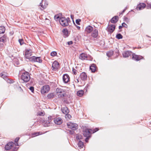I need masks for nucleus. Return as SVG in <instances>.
<instances>
[{
	"label": "nucleus",
	"mask_w": 151,
	"mask_h": 151,
	"mask_svg": "<svg viewBox=\"0 0 151 151\" xmlns=\"http://www.w3.org/2000/svg\"><path fill=\"white\" fill-rule=\"evenodd\" d=\"M14 143L13 142H9L5 145V149L6 150L11 149L12 151H16L18 148L16 147H14Z\"/></svg>",
	"instance_id": "obj_1"
},
{
	"label": "nucleus",
	"mask_w": 151,
	"mask_h": 151,
	"mask_svg": "<svg viewBox=\"0 0 151 151\" xmlns=\"http://www.w3.org/2000/svg\"><path fill=\"white\" fill-rule=\"evenodd\" d=\"M57 95L59 98L63 97L65 96L66 93L65 91L60 88H58L56 90Z\"/></svg>",
	"instance_id": "obj_2"
},
{
	"label": "nucleus",
	"mask_w": 151,
	"mask_h": 151,
	"mask_svg": "<svg viewBox=\"0 0 151 151\" xmlns=\"http://www.w3.org/2000/svg\"><path fill=\"white\" fill-rule=\"evenodd\" d=\"M21 79L24 82H28L30 79V77L29 73L26 72L23 73L21 76Z\"/></svg>",
	"instance_id": "obj_3"
},
{
	"label": "nucleus",
	"mask_w": 151,
	"mask_h": 151,
	"mask_svg": "<svg viewBox=\"0 0 151 151\" xmlns=\"http://www.w3.org/2000/svg\"><path fill=\"white\" fill-rule=\"evenodd\" d=\"M29 58V60L33 62H36L40 63H41L42 62V60L41 57L33 56Z\"/></svg>",
	"instance_id": "obj_4"
},
{
	"label": "nucleus",
	"mask_w": 151,
	"mask_h": 151,
	"mask_svg": "<svg viewBox=\"0 0 151 151\" xmlns=\"http://www.w3.org/2000/svg\"><path fill=\"white\" fill-rule=\"evenodd\" d=\"M92 130L87 128L86 127L83 128V134L84 137L90 136L89 135L91 133Z\"/></svg>",
	"instance_id": "obj_5"
},
{
	"label": "nucleus",
	"mask_w": 151,
	"mask_h": 151,
	"mask_svg": "<svg viewBox=\"0 0 151 151\" xmlns=\"http://www.w3.org/2000/svg\"><path fill=\"white\" fill-rule=\"evenodd\" d=\"M132 59L136 61H138L144 59L143 57L140 55H138L135 54L133 53L132 58Z\"/></svg>",
	"instance_id": "obj_6"
},
{
	"label": "nucleus",
	"mask_w": 151,
	"mask_h": 151,
	"mask_svg": "<svg viewBox=\"0 0 151 151\" xmlns=\"http://www.w3.org/2000/svg\"><path fill=\"white\" fill-rule=\"evenodd\" d=\"M50 87L48 85H46L43 86L41 88V92L42 94H44L47 93L50 90Z\"/></svg>",
	"instance_id": "obj_7"
},
{
	"label": "nucleus",
	"mask_w": 151,
	"mask_h": 151,
	"mask_svg": "<svg viewBox=\"0 0 151 151\" xmlns=\"http://www.w3.org/2000/svg\"><path fill=\"white\" fill-rule=\"evenodd\" d=\"M59 20L60 24L63 27L67 26L69 24L66 20V18L65 17H60Z\"/></svg>",
	"instance_id": "obj_8"
},
{
	"label": "nucleus",
	"mask_w": 151,
	"mask_h": 151,
	"mask_svg": "<svg viewBox=\"0 0 151 151\" xmlns=\"http://www.w3.org/2000/svg\"><path fill=\"white\" fill-rule=\"evenodd\" d=\"M116 26L114 24H109L106 29L107 31L111 34L115 29Z\"/></svg>",
	"instance_id": "obj_9"
},
{
	"label": "nucleus",
	"mask_w": 151,
	"mask_h": 151,
	"mask_svg": "<svg viewBox=\"0 0 151 151\" xmlns=\"http://www.w3.org/2000/svg\"><path fill=\"white\" fill-rule=\"evenodd\" d=\"M67 125L68 128L73 130H76L78 128V125L77 124L75 123L69 122L68 123Z\"/></svg>",
	"instance_id": "obj_10"
},
{
	"label": "nucleus",
	"mask_w": 151,
	"mask_h": 151,
	"mask_svg": "<svg viewBox=\"0 0 151 151\" xmlns=\"http://www.w3.org/2000/svg\"><path fill=\"white\" fill-rule=\"evenodd\" d=\"M48 5L47 2L45 1L42 0L40 4V9L42 10L45 9Z\"/></svg>",
	"instance_id": "obj_11"
},
{
	"label": "nucleus",
	"mask_w": 151,
	"mask_h": 151,
	"mask_svg": "<svg viewBox=\"0 0 151 151\" xmlns=\"http://www.w3.org/2000/svg\"><path fill=\"white\" fill-rule=\"evenodd\" d=\"M87 75L85 72H83L81 73L80 76V78L83 81H85L87 79Z\"/></svg>",
	"instance_id": "obj_12"
},
{
	"label": "nucleus",
	"mask_w": 151,
	"mask_h": 151,
	"mask_svg": "<svg viewBox=\"0 0 151 151\" xmlns=\"http://www.w3.org/2000/svg\"><path fill=\"white\" fill-rule=\"evenodd\" d=\"M63 82L65 83H67L70 81V78L68 75L65 74L63 75Z\"/></svg>",
	"instance_id": "obj_13"
},
{
	"label": "nucleus",
	"mask_w": 151,
	"mask_h": 151,
	"mask_svg": "<svg viewBox=\"0 0 151 151\" xmlns=\"http://www.w3.org/2000/svg\"><path fill=\"white\" fill-rule=\"evenodd\" d=\"M133 53L131 51L128 50L122 53V55L124 58H127L131 55H132Z\"/></svg>",
	"instance_id": "obj_14"
},
{
	"label": "nucleus",
	"mask_w": 151,
	"mask_h": 151,
	"mask_svg": "<svg viewBox=\"0 0 151 151\" xmlns=\"http://www.w3.org/2000/svg\"><path fill=\"white\" fill-rule=\"evenodd\" d=\"M146 6V5L144 3H140L136 7L137 10H141L144 9Z\"/></svg>",
	"instance_id": "obj_15"
},
{
	"label": "nucleus",
	"mask_w": 151,
	"mask_h": 151,
	"mask_svg": "<svg viewBox=\"0 0 151 151\" xmlns=\"http://www.w3.org/2000/svg\"><path fill=\"white\" fill-rule=\"evenodd\" d=\"M89 56L86 54L82 53L79 56V58L82 60H88Z\"/></svg>",
	"instance_id": "obj_16"
},
{
	"label": "nucleus",
	"mask_w": 151,
	"mask_h": 151,
	"mask_svg": "<svg viewBox=\"0 0 151 151\" xmlns=\"http://www.w3.org/2000/svg\"><path fill=\"white\" fill-rule=\"evenodd\" d=\"M55 123L58 125H60L62 123V119L60 117L56 118L54 119Z\"/></svg>",
	"instance_id": "obj_17"
},
{
	"label": "nucleus",
	"mask_w": 151,
	"mask_h": 151,
	"mask_svg": "<svg viewBox=\"0 0 151 151\" xmlns=\"http://www.w3.org/2000/svg\"><path fill=\"white\" fill-rule=\"evenodd\" d=\"M98 32L97 29L95 28L91 33V36L94 38H96L98 36Z\"/></svg>",
	"instance_id": "obj_18"
},
{
	"label": "nucleus",
	"mask_w": 151,
	"mask_h": 151,
	"mask_svg": "<svg viewBox=\"0 0 151 151\" xmlns=\"http://www.w3.org/2000/svg\"><path fill=\"white\" fill-rule=\"evenodd\" d=\"M93 30H94V29L93 28L92 26L90 25L88 26L85 29V31L87 33H90Z\"/></svg>",
	"instance_id": "obj_19"
},
{
	"label": "nucleus",
	"mask_w": 151,
	"mask_h": 151,
	"mask_svg": "<svg viewBox=\"0 0 151 151\" xmlns=\"http://www.w3.org/2000/svg\"><path fill=\"white\" fill-rule=\"evenodd\" d=\"M62 112L64 114H67L69 113V111L67 107H63L61 109Z\"/></svg>",
	"instance_id": "obj_20"
},
{
	"label": "nucleus",
	"mask_w": 151,
	"mask_h": 151,
	"mask_svg": "<svg viewBox=\"0 0 151 151\" xmlns=\"http://www.w3.org/2000/svg\"><path fill=\"white\" fill-rule=\"evenodd\" d=\"M119 20V17L118 16H115L113 17L111 20V22L113 23H116Z\"/></svg>",
	"instance_id": "obj_21"
},
{
	"label": "nucleus",
	"mask_w": 151,
	"mask_h": 151,
	"mask_svg": "<svg viewBox=\"0 0 151 151\" xmlns=\"http://www.w3.org/2000/svg\"><path fill=\"white\" fill-rule=\"evenodd\" d=\"M7 39V36L6 35H4L0 38V41L3 43H5L6 42Z\"/></svg>",
	"instance_id": "obj_22"
},
{
	"label": "nucleus",
	"mask_w": 151,
	"mask_h": 151,
	"mask_svg": "<svg viewBox=\"0 0 151 151\" xmlns=\"http://www.w3.org/2000/svg\"><path fill=\"white\" fill-rule=\"evenodd\" d=\"M32 53L30 51L28 50H27L25 52V56L27 59H28L29 60V58H30L29 56L31 55Z\"/></svg>",
	"instance_id": "obj_23"
},
{
	"label": "nucleus",
	"mask_w": 151,
	"mask_h": 151,
	"mask_svg": "<svg viewBox=\"0 0 151 151\" xmlns=\"http://www.w3.org/2000/svg\"><path fill=\"white\" fill-rule=\"evenodd\" d=\"M62 32L63 33L64 37H67L68 36V32L66 29H63Z\"/></svg>",
	"instance_id": "obj_24"
},
{
	"label": "nucleus",
	"mask_w": 151,
	"mask_h": 151,
	"mask_svg": "<svg viewBox=\"0 0 151 151\" xmlns=\"http://www.w3.org/2000/svg\"><path fill=\"white\" fill-rule=\"evenodd\" d=\"M5 29L4 26H0V34L2 33H4L5 32Z\"/></svg>",
	"instance_id": "obj_25"
},
{
	"label": "nucleus",
	"mask_w": 151,
	"mask_h": 151,
	"mask_svg": "<svg viewBox=\"0 0 151 151\" xmlns=\"http://www.w3.org/2000/svg\"><path fill=\"white\" fill-rule=\"evenodd\" d=\"M114 53V52L113 51L111 50L109 51H108L106 53V55L108 57H111Z\"/></svg>",
	"instance_id": "obj_26"
},
{
	"label": "nucleus",
	"mask_w": 151,
	"mask_h": 151,
	"mask_svg": "<svg viewBox=\"0 0 151 151\" xmlns=\"http://www.w3.org/2000/svg\"><path fill=\"white\" fill-rule=\"evenodd\" d=\"M84 94V91L82 90L78 91L77 92V95L78 96H82Z\"/></svg>",
	"instance_id": "obj_27"
},
{
	"label": "nucleus",
	"mask_w": 151,
	"mask_h": 151,
	"mask_svg": "<svg viewBox=\"0 0 151 151\" xmlns=\"http://www.w3.org/2000/svg\"><path fill=\"white\" fill-rule=\"evenodd\" d=\"M78 145V147L80 148H82L84 146L83 142L80 140L79 142Z\"/></svg>",
	"instance_id": "obj_28"
},
{
	"label": "nucleus",
	"mask_w": 151,
	"mask_h": 151,
	"mask_svg": "<svg viewBox=\"0 0 151 151\" xmlns=\"http://www.w3.org/2000/svg\"><path fill=\"white\" fill-rule=\"evenodd\" d=\"M97 67H90V69L92 72H94L97 70Z\"/></svg>",
	"instance_id": "obj_29"
},
{
	"label": "nucleus",
	"mask_w": 151,
	"mask_h": 151,
	"mask_svg": "<svg viewBox=\"0 0 151 151\" xmlns=\"http://www.w3.org/2000/svg\"><path fill=\"white\" fill-rule=\"evenodd\" d=\"M79 67H75V69L73 68V71L75 75L77 74V72L78 71L77 70H78Z\"/></svg>",
	"instance_id": "obj_30"
},
{
	"label": "nucleus",
	"mask_w": 151,
	"mask_h": 151,
	"mask_svg": "<svg viewBox=\"0 0 151 151\" xmlns=\"http://www.w3.org/2000/svg\"><path fill=\"white\" fill-rule=\"evenodd\" d=\"M116 37L118 39H122L123 38V36L121 34L118 33L116 35Z\"/></svg>",
	"instance_id": "obj_31"
},
{
	"label": "nucleus",
	"mask_w": 151,
	"mask_h": 151,
	"mask_svg": "<svg viewBox=\"0 0 151 151\" xmlns=\"http://www.w3.org/2000/svg\"><path fill=\"white\" fill-rule=\"evenodd\" d=\"M59 67H51V68L50 69V70L51 71H55L58 70V69Z\"/></svg>",
	"instance_id": "obj_32"
},
{
	"label": "nucleus",
	"mask_w": 151,
	"mask_h": 151,
	"mask_svg": "<svg viewBox=\"0 0 151 151\" xmlns=\"http://www.w3.org/2000/svg\"><path fill=\"white\" fill-rule=\"evenodd\" d=\"M59 65V63L57 61H55L52 63V66H58Z\"/></svg>",
	"instance_id": "obj_33"
},
{
	"label": "nucleus",
	"mask_w": 151,
	"mask_h": 151,
	"mask_svg": "<svg viewBox=\"0 0 151 151\" xmlns=\"http://www.w3.org/2000/svg\"><path fill=\"white\" fill-rule=\"evenodd\" d=\"M54 95L53 93H50L48 94L47 96V98L48 99H52L54 97Z\"/></svg>",
	"instance_id": "obj_34"
},
{
	"label": "nucleus",
	"mask_w": 151,
	"mask_h": 151,
	"mask_svg": "<svg viewBox=\"0 0 151 151\" xmlns=\"http://www.w3.org/2000/svg\"><path fill=\"white\" fill-rule=\"evenodd\" d=\"M45 123V126L48 127L50 125V122L48 121L47 120H46L44 121Z\"/></svg>",
	"instance_id": "obj_35"
},
{
	"label": "nucleus",
	"mask_w": 151,
	"mask_h": 151,
	"mask_svg": "<svg viewBox=\"0 0 151 151\" xmlns=\"http://www.w3.org/2000/svg\"><path fill=\"white\" fill-rule=\"evenodd\" d=\"M20 45H22L24 43V40L23 39H19L18 40Z\"/></svg>",
	"instance_id": "obj_36"
},
{
	"label": "nucleus",
	"mask_w": 151,
	"mask_h": 151,
	"mask_svg": "<svg viewBox=\"0 0 151 151\" xmlns=\"http://www.w3.org/2000/svg\"><path fill=\"white\" fill-rule=\"evenodd\" d=\"M82 136L81 135H79V134H77V136H76V139L77 140H80L82 138Z\"/></svg>",
	"instance_id": "obj_37"
},
{
	"label": "nucleus",
	"mask_w": 151,
	"mask_h": 151,
	"mask_svg": "<svg viewBox=\"0 0 151 151\" xmlns=\"http://www.w3.org/2000/svg\"><path fill=\"white\" fill-rule=\"evenodd\" d=\"M40 134V132H37L33 133L32 134V135L33 137H35L38 136Z\"/></svg>",
	"instance_id": "obj_38"
},
{
	"label": "nucleus",
	"mask_w": 151,
	"mask_h": 151,
	"mask_svg": "<svg viewBox=\"0 0 151 151\" xmlns=\"http://www.w3.org/2000/svg\"><path fill=\"white\" fill-rule=\"evenodd\" d=\"M57 53L55 51H53L51 53L50 55L52 56H54L57 55Z\"/></svg>",
	"instance_id": "obj_39"
},
{
	"label": "nucleus",
	"mask_w": 151,
	"mask_h": 151,
	"mask_svg": "<svg viewBox=\"0 0 151 151\" xmlns=\"http://www.w3.org/2000/svg\"><path fill=\"white\" fill-rule=\"evenodd\" d=\"M65 117L66 118L70 119V118L71 117V116L70 114H65Z\"/></svg>",
	"instance_id": "obj_40"
},
{
	"label": "nucleus",
	"mask_w": 151,
	"mask_h": 151,
	"mask_svg": "<svg viewBox=\"0 0 151 151\" xmlns=\"http://www.w3.org/2000/svg\"><path fill=\"white\" fill-rule=\"evenodd\" d=\"M81 21V20L80 19H77L76 20V23L78 24V25H80V22Z\"/></svg>",
	"instance_id": "obj_41"
},
{
	"label": "nucleus",
	"mask_w": 151,
	"mask_h": 151,
	"mask_svg": "<svg viewBox=\"0 0 151 151\" xmlns=\"http://www.w3.org/2000/svg\"><path fill=\"white\" fill-rule=\"evenodd\" d=\"M122 26L123 27H124L126 28H127L128 27L127 25L124 22H123L122 24Z\"/></svg>",
	"instance_id": "obj_42"
},
{
	"label": "nucleus",
	"mask_w": 151,
	"mask_h": 151,
	"mask_svg": "<svg viewBox=\"0 0 151 151\" xmlns=\"http://www.w3.org/2000/svg\"><path fill=\"white\" fill-rule=\"evenodd\" d=\"M48 120L47 121L49 122L50 123H51L52 120V117L51 116H49L48 117Z\"/></svg>",
	"instance_id": "obj_43"
},
{
	"label": "nucleus",
	"mask_w": 151,
	"mask_h": 151,
	"mask_svg": "<svg viewBox=\"0 0 151 151\" xmlns=\"http://www.w3.org/2000/svg\"><path fill=\"white\" fill-rule=\"evenodd\" d=\"M124 21H125L126 22H127L129 21V20L127 17H124Z\"/></svg>",
	"instance_id": "obj_44"
},
{
	"label": "nucleus",
	"mask_w": 151,
	"mask_h": 151,
	"mask_svg": "<svg viewBox=\"0 0 151 151\" xmlns=\"http://www.w3.org/2000/svg\"><path fill=\"white\" fill-rule=\"evenodd\" d=\"M147 9H151V4H148L146 6Z\"/></svg>",
	"instance_id": "obj_45"
},
{
	"label": "nucleus",
	"mask_w": 151,
	"mask_h": 151,
	"mask_svg": "<svg viewBox=\"0 0 151 151\" xmlns=\"http://www.w3.org/2000/svg\"><path fill=\"white\" fill-rule=\"evenodd\" d=\"M29 89L32 92H33L34 91V88L33 87H30L29 88Z\"/></svg>",
	"instance_id": "obj_46"
},
{
	"label": "nucleus",
	"mask_w": 151,
	"mask_h": 151,
	"mask_svg": "<svg viewBox=\"0 0 151 151\" xmlns=\"http://www.w3.org/2000/svg\"><path fill=\"white\" fill-rule=\"evenodd\" d=\"M54 18L55 19H60V17L59 16H58V15H55L54 17Z\"/></svg>",
	"instance_id": "obj_47"
},
{
	"label": "nucleus",
	"mask_w": 151,
	"mask_h": 151,
	"mask_svg": "<svg viewBox=\"0 0 151 151\" xmlns=\"http://www.w3.org/2000/svg\"><path fill=\"white\" fill-rule=\"evenodd\" d=\"M73 23H74V25L76 27V28H77V29L78 30H79L80 29V27L78 26H77V25L75 23L74 21H73Z\"/></svg>",
	"instance_id": "obj_48"
},
{
	"label": "nucleus",
	"mask_w": 151,
	"mask_h": 151,
	"mask_svg": "<svg viewBox=\"0 0 151 151\" xmlns=\"http://www.w3.org/2000/svg\"><path fill=\"white\" fill-rule=\"evenodd\" d=\"M19 139V137H17L14 140V142L15 143H17L18 142Z\"/></svg>",
	"instance_id": "obj_49"
},
{
	"label": "nucleus",
	"mask_w": 151,
	"mask_h": 151,
	"mask_svg": "<svg viewBox=\"0 0 151 151\" xmlns=\"http://www.w3.org/2000/svg\"><path fill=\"white\" fill-rule=\"evenodd\" d=\"M86 138L85 139V141L86 142H88V140L89 139L90 137V136H88L87 137H86Z\"/></svg>",
	"instance_id": "obj_50"
},
{
	"label": "nucleus",
	"mask_w": 151,
	"mask_h": 151,
	"mask_svg": "<svg viewBox=\"0 0 151 151\" xmlns=\"http://www.w3.org/2000/svg\"><path fill=\"white\" fill-rule=\"evenodd\" d=\"M99 129L98 128H96L95 129H93V133H94L99 130Z\"/></svg>",
	"instance_id": "obj_51"
},
{
	"label": "nucleus",
	"mask_w": 151,
	"mask_h": 151,
	"mask_svg": "<svg viewBox=\"0 0 151 151\" xmlns=\"http://www.w3.org/2000/svg\"><path fill=\"white\" fill-rule=\"evenodd\" d=\"M66 20L67 21V23H68V24L69 22H70V19L69 17H68L67 19H66Z\"/></svg>",
	"instance_id": "obj_52"
},
{
	"label": "nucleus",
	"mask_w": 151,
	"mask_h": 151,
	"mask_svg": "<svg viewBox=\"0 0 151 151\" xmlns=\"http://www.w3.org/2000/svg\"><path fill=\"white\" fill-rule=\"evenodd\" d=\"M13 81L12 80H10V79H8V81H7V82H8L9 83H13V82H12Z\"/></svg>",
	"instance_id": "obj_53"
},
{
	"label": "nucleus",
	"mask_w": 151,
	"mask_h": 151,
	"mask_svg": "<svg viewBox=\"0 0 151 151\" xmlns=\"http://www.w3.org/2000/svg\"><path fill=\"white\" fill-rule=\"evenodd\" d=\"M68 44L69 45H71L73 44L72 41H70L68 42Z\"/></svg>",
	"instance_id": "obj_54"
},
{
	"label": "nucleus",
	"mask_w": 151,
	"mask_h": 151,
	"mask_svg": "<svg viewBox=\"0 0 151 151\" xmlns=\"http://www.w3.org/2000/svg\"><path fill=\"white\" fill-rule=\"evenodd\" d=\"M1 77L3 78H6V77L4 75L1 74Z\"/></svg>",
	"instance_id": "obj_55"
},
{
	"label": "nucleus",
	"mask_w": 151,
	"mask_h": 151,
	"mask_svg": "<svg viewBox=\"0 0 151 151\" xmlns=\"http://www.w3.org/2000/svg\"><path fill=\"white\" fill-rule=\"evenodd\" d=\"M79 67L78 68V70H77L78 71L77 72H78V71L80 72L81 70V67Z\"/></svg>",
	"instance_id": "obj_56"
},
{
	"label": "nucleus",
	"mask_w": 151,
	"mask_h": 151,
	"mask_svg": "<svg viewBox=\"0 0 151 151\" xmlns=\"http://www.w3.org/2000/svg\"><path fill=\"white\" fill-rule=\"evenodd\" d=\"M90 66H96V65L95 64L93 63L91 64Z\"/></svg>",
	"instance_id": "obj_57"
},
{
	"label": "nucleus",
	"mask_w": 151,
	"mask_h": 151,
	"mask_svg": "<svg viewBox=\"0 0 151 151\" xmlns=\"http://www.w3.org/2000/svg\"><path fill=\"white\" fill-rule=\"evenodd\" d=\"M125 10H124V9L123 10V11H122V12L121 13H120V14H122L123 13H124L125 12Z\"/></svg>",
	"instance_id": "obj_58"
},
{
	"label": "nucleus",
	"mask_w": 151,
	"mask_h": 151,
	"mask_svg": "<svg viewBox=\"0 0 151 151\" xmlns=\"http://www.w3.org/2000/svg\"><path fill=\"white\" fill-rule=\"evenodd\" d=\"M69 132H70V134H73L74 131H71V130H70L69 131Z\"/></svg>",
	"instance_id": "obj_59"
},
{
	"label": "nucleus",
	"mask_w": 151,
	"mask_h": 151,
	"mask_svg": "<svg viewBox=\"0 0 151 151\" xmlns=\"http://www.w3.org/2000/svg\"><path fill=\"white\" fill-rule=\"evenodd\" d=\"M123 27L122 26H119V29H121Z\"/></svg>",
	"instance_id": "obj_60"
},
{
	"label": "nucleus",
	"mask_w": 151,
	"mask_h": 151,
	"mask_svg": "<svg viewBox=\"0 0 151 151\" xmlns=\"http://www.w3.org/2000/svg\"><path fill=\"white\" fill-rule=\"evenodd\" d=\"M71 19H73V15H71Z\"/></svg>",
	"instance_id": "obj_61"
},
{
	"label": "nucleus",
	"mask_w": 151,
	"mask_h": 151,
	"mask_svg": "<svg viewBox=\"0 0 151 151\" xmlns=\"http://www.w3.org/2000/svg\"><path fill=\"white\" fill-rule=\"evenodd\" d=\"M15 146H18V144L17 143H17H16L15 144Z\"/></svg>",
	"instance_id": "obj_62"
},
{
	"label": "nucleus",
	"mask_w": 151,
	"mask_h": 151,
	"mask_svg": "<svg viewBox=\"0 0 151 151\" xmlns=\"http://www.w3.org/2000/svg\"><path fill=\"white\" fill-rule=\"evenodd\" d=\"M127 7H126L124 9V10H125L126 11V10L127 9Z\"/></svg>",
	"instance_id": "obj_63"
},
{
	"label": "nucleus",
	"mask_w": 151,
	"mask_h": 151,
	"mask_svg": "<svg viewBox=\"0 0 151 151\" xmlns=\"http://www.w3.org/2000/svg\"><path fill=\"white\" fill-rule=\"evenodd\" d=\"M43 113H42V112H41V114H40V115H43Z\"/></svg>",
	"instance_id": "obj_64"
}]
</instances>
